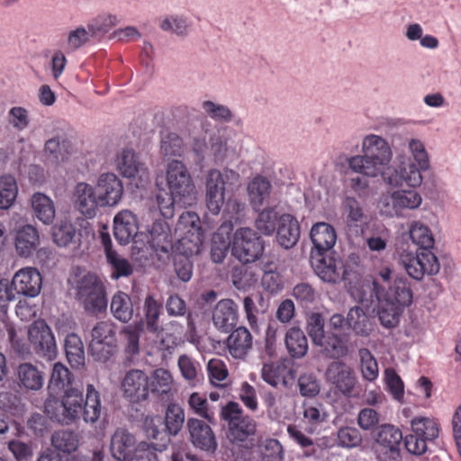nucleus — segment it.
<instances>
[{"instance_id":"5fc2aeb1","label":"nucleus","mask_w":461,"mask_h":461,"mask_svg":"<svg viewBox=\"0 0 461 461\" xmlns=\"http://www.w3.org/2000/svg\"><path fill=\"white\" fill-rule=\"evenodd\" d=\"M273 263L266 264L261 278L262 287L268 293L276 294L283 289V277L273 269Z\"/></svg>"},{"instance_id":"9b49d317","label":"nucleus","mask_w":461,"mask_h":461,"mask_svg":"<svg viewBox=\"0 0 461 461\" xmlns=\"http://www.w3.org/2000/svg\"><path fill=\"white\" fill-rule=\"evenodd\" d=\"M29 341L37 356L48 361L57 357V345L51 329L43 320L35 321L28 330Z\"/></svg>"},{"instance_id":"dca6fc26","label":"nucleus","mask_w":461,"mask_h":461,"mask_svg":"<svg viewBox=\"0 0 461 461\" xmlns=\"http://www.w3.org/2000/svg\"><path fill=\"white\" fill-rule=\"evenodd\" d=\"M312 266L315 274L327 283H339L348 274L343 260L334 255H312Z\"/></svg>"},{"instance_id":"49530a36","label":"nucleus","mask_w":461,"mask_h":461,"mask_svg":"<svg viewBox=\"0 0 461 461\" xmlns=\"http://www.w3.org/2000/svg\"><path fill=\"white\" fill-rule=\"evenodd\" d=\"M18 376L21 384L27 389L39 390L43 385L42 374L32 364H21L18 367Z\"/></svg>"},{"instance_id":"20e7f679","label":"nucleus","mask_w":461,"mask_h":461,"mask_svg":"<svg viewBox=\"0 0 461 461\" xmlns=\"http://www.w3.org/2000/svg\"><path fill=\"white\" fill-rule=\"evenodd\" d=\"M73 374L60 362L53 365L48 384L49 398L45 403H81L83 392L72 387Z\"/></svg>"},{"instance_id":"6e6552de","label":"nucleus","mask_w":461,"mask_h":461,"mask_svg":"<svg viewBox=\"0 0 461 461\" xmlns=\"http://www.w3.org/2000/svg\"><path fill=\"white\" fill-rule=\"evenodd\" d=\"M116 325L111 321L96 323L92 330L89 344L91 355L98 361H106L113 354L116 342Z\"/></svg>"},{"instance_id":"79ce46f5","label":"nucleus","mask_w":461,"mask_h":461,"mask_svg":"<svg viewBox=\"0 0 461 461\" xmlns=\"http://www.w3.org/2000/svg\"><path fill=\"white\" fill-rule=\"evenodd\" d=\"M51 445L58 451L70 454L77 449L79 437L69 429L58 430L51 436Z\"/></svg>"},{"instance_id":"7c9ffc66","label":"nucleus","mask_w":461,"mask_h":461,"mask_svg":"<svg viewBox=\"0 0 461 461\" xmlns=\"http://www.w3.org/2000/svg\"><path fill=\"white\" fill-rule=\"evenodd\" d=\"M326 376L345 395L350 396L355 386V377L342 362H332L327 371Z\"/></svg>"},{"instance_id":"473e14b6","label":"nucleus","mask_w":461,"mask_h":461,"mask_svg":"<svg viewBox=\"0 0 461 461\" xmlns=\"http://www.w3.org/2000/svg\"><path fill=\"white\" fill-rule=\"evenodd\" d=\"M40 245V236L36 228L25 225L19 229L15 236V249L19 256L28 258L32 256Z\"/></svg>"},{"instance_id":"a878e982","label":"nucleus","mask_w":461,"mask_h":461,"mask_svg":"<svg viewBox=\"0 0 461 461\" xmlns=\"http://www.w3.org/2000/svg\"><path fill=\"white\" fill-rule=\"evenodd\" d=\"M192 443L201 450L213 453L217 449V442L211 427L197 419L188 420Z\"/></svg>"},{"instance_id":"f257e3e1","label":"nucleus","mask_w":461,"mask_h":461,"mask_svg":"<svg viewBox=\"0 0 461 461\" xmlns=\"http://www.w3.org/2000/svg\"><path fill=\"white\" fill-rule=\"evenodd\" d=\"M410 238L419 247L420 251L402 254L400 260L406 273L414 280L420 281L425 276H435L439 272L440 264L433 249L435 240L429 228L419 221L411 224Z\"/></svg>"},{"instance_id":"72a5a7b5","label":"nucleus","mask_w":461,"mask_h":461,"mask_svg":"<svg viewBox=\"0 0 461 461\" xmlns=\"http://www.w3.org/2000/svg\"><path fill=\"white\" fill-rule=\"evenodd\" d=\"M169 400L173 395V377L169 371L157 368L149 378V393Z\"/></svg>"},{"instance_id":"f704fd0d","label":"nucleus","mask_w":461,"mask_h":461,"mask_svg":"<svg viewBox=\"0 0 461 461\" xmlns=\"http://www.w3.org/2000/svg\"><path fill=\"white\" fill-rule=\"evenodd\" d=\"M285 345L289 356L300 359L306 356L309 345L304 332L298 327H291L285 335Z\"/></svg>"},{"instance_id":"6e6d98bb","label":"nucleus","mask_w":461,"mask_h":461,"mask_svg":"<svg viewBox=\"0 0 461 461\" xmlns=\"http://www.w3.org/2000/svg\"><path fill=\"white\" fill-rule=\"evenodd\" d=\"M214 233L212 240L211 258L215 263H221L227 256L230 241L229 236L224 237L222 233Z\"/></svg>"},{"instance_id":"b1692460","label":"nucleus","mask_w":461,"mask_h":461,"mask_svg":"<svg viewBox=\"0 0 461 461\" xmlns=\"http://www.w3.org/2000/svg\"><path fill=\"white\" fill-rule=\"evenodd\" d=\"M341 211L348 230L356 234L362 232L367 216L361 203L355 197L347 196L342 202Z\"/></svg>"},{"instance_id":"680f3d73","label":"nucleus","mask_w":461,"mask_h":461,"mask_svg":"<svg viewBox=\"0 0 461 461\" xmlns=\"http://www.w3.org/2000/svg\"><path fill=\"white\" fill-rule=\"evenodd\" d=\"M207 371L210 382L217 386H221L220 383L226 380L229 374L225 363L219 358L209 360Z\"/></svg>"},{"instance_id":"13d9d810","label":"nucleus","mask_w":461,"mask_h":461,"mask_svg":"<svg viewBox=\"0 0 461 461\" xmlns=\"http://www.w3.org/2000/svg\"><path fill=\"white\" fill-rule=\"evenodd\" d=\"M360 367L365 379L374 381L378 376V365L367 348L359 349Z\"/></svg>"},{"instance_id":"9d476101","label":"nucleus","mask_w":461,"mask_h":461,"mask_svg":"<svg viewBox=\"0 0 461 461\" xmlns=\"http://www.w3.org/2000/svg\"><path fill=\"white\" fill-rule=\"evenodd\" d=\"M50 419L61 424H70L82 413L86 422L94 423L101 416L102 405H43Z\"/></svg>"},{"instance_id":"338daca9","label":"nucleus","mask_w":461,"mask_h":461,"mask_svg":"<svg viewBox=\"0 0 461 461\" xmlns=\"http://www.w3.org/2000/svg\"><path fill=\"white\" fill-rule=\"evenodd\" d=\"M339 445L343 447H356L362 442V436L356 428H341L338 432Z\"/></svg>"},{"instance_id":"603ef678","label":"nucleus","mask_w":461,"mask_h":461,"mask_svg":"<svg viewBox=\"0 0 461 461\" xmlns=\"http://www.w3.org/2000/svg\"><path fill=\"white\" fill-rule=\"evenodd\" d=\"M44 149L57 162H61L65 161L70 154L71 144L67 139L56 137L46 141Z\"/></svg>"},{"instance_id":"cd10ccee","label":"nucleus","mask_w":461,"mask_h":461,"mask_svg":"<svg viewBox=\"0 0 461 461\" xmlns=\"http://www.w3.org/2000/svg\"><path fill=\"white\" fill-rule=\"evenodd\" d=\"M136 439L124 429H117L111 439V452L119 461H132Z\"/></svg>"},{"instance_id":"4468645a","label":"nucleus","mask_w":461,"mask_h":461,"mask_svg":"<svg viewBox=\"0 0 461 461\" xmlns=\"http://www.w3.org/2000/svg\"><path fill=\"white\" fill-rule=\"evenodd\" d=\"M371 297H375V300L382 298L387 301H392L396 305H399L402 309L409 306L413 298L411 284L406 277L396 278L393 285L389 287L388 291L385 287L379 283L377 278L374 279L372 283V294Z\"/></svg>"},{"instance_id":"2f4dec72","label":"nucleus","mask_w":461,"mask_h":461,"mask_svg":"<svg viewBox=\"0 0 461 461\" xmlns=\"http://www.w3.org/2000/svg\"><path fill=\"white\" fill-rule=\"evenodd\" d=\"M375 326V318L368 315L361 307L349 309L347 314V327L361 337H368Z\"/></svg>"},{"instance_id":"39448f33","label":"nucleus","mask_w":461,"mask_h":461,"mask_svg":"<svg viewBox=\"0 0 461 461\" xmlns=\"http://www.w3.org/2000/svg\"><path fill=\"white\" fill-rule=\"evenodd\" d=\"M77 295L88 312L98 313L106 309L104 286L95 274L88 273L78 280Z\"/></svg>"},{"instance_id":"f8f14e48","label":"nucleus","mask_w":461,"mask_h":461,"mask_svg":"<svg viewBox=\"0 0 461 461\" xmlns=\"http://www.w3.org/2000/svg\"><path fill=\"white\" fill-rule=\"evenodd\" d=\"M422 202L420 194L415 190H397L384 195L380 200V211L387 216H402L404 210H414Z\"/></svg>"},{"instance_id":"69168bd1","label":"nucleus","mask_w":461,"mask_h":461,"mask_svg":"<svg viewBox=\"0 0 461 461\" xmlns=\"http://www.w3.org/2000/svg\"><path fill=\"white\" fill-rule=\"evenodd\" d=\"M182 147V139L176 133L169 132L162 136L160 149L165 156L180 155Z\"/></svg>"},{"instance_id":"f3484780","label":"nucleus","mask_w":461,"mask_h":461,"mask_svg":"<svg viewBox=\"0 0 461 461\" xmlns=\"http://www.w3.org/2000/svg\"><path fill=\"white\" fill-rule=\"evenodd\" d=\"M228 174L223 175L217 169H212L206 176L205 201L208 210L214 215L219 214L225 203L226 179Z\"/></svg>"},{"instance_id":"37998d69","label":"nucleus","mask_w":461,"mask_h":461,"mask_svg":"<svg viewBox=\"0 0 461 461\" xmlns=\"http://www.w3.org/2000/svg\"><path fill=\"white\" fill-rule=\"evenodd\" d=\"M111 312L122 322H128L133 315V306L131 297L123 293L115 294L111 302Z\"/></svg>"},{"instance_id":"8fccbe9b","label":"nucleus","mask_w":461,"mask_h":461,"mask_svg":"<svg viewBox=\"0 0 461 461\" xmlns=\"http://www.w3.org/2000/svg\"><path fill=\"white\" fill-rule=\"evenodd\" d=\"M18 187L15 178L11 175L0 177V209H8L15 201Z\"/></svg>"},{"instance_id":"6ab92c4d","label":"nucleus","mask_w":461,"mask_h":461,"mask_svg":"<svg viewBox=\"0 0 461 461\" xmlns=\"http://www.w3.org/2000/svg\"><path fill=\"white\" fill-rule=\"evenodd\" d=\"M91 185L77 183L74 191L75 206L86 217L93 218L96 214L98 207H104V202Z\"/></svg>"},{"instance_id":"1a4fd4ad","label":"nucleus","mask_w":461,"mask_h":461,"mask_svg":"<svg viewBox=\"0 0 461 461\" xmlns=\"http://www.w3.org/2000/svg\"><path fill=\"white\" fill-rule=\"evenodd\" d=\"M221 417L228 422L227 437L231 442H244L256 432V422L243 416L239 405H223Z\"/></svg>"},{"instance_id":"393cba45","label":"nucleus","mask_w":461,"mask_h":461,"mask_svg":"<svg viewBox=\"0 0 461 461\" xmlns=\"http://www.w3.org/2000/svg\"><path fill=\"white\" fill-rule=\"evenodd\" d=\"M139 231L137 217L131 211L117 213L113 220V234L120 244L130 243Z\"/></svg>"},{"instance_id":"c03bdc74","label":"nucleus","mask_w":461,"mask_h":461,"mask_svg":"<svg viewBox=\"0 0 461 461\" xmlns=\"http://www.w3.org/2000/svg\"><path fill=\"white\" fill-rule=\"evenodd\" d=\"M376 301L378 302L377 314L381 324L385 328L395 327L399 322L402 309L384 298Z\"/></svg>"},{"instance_id":"58836bf2","label":"nucleus","mask_w":461,"mask_h":461,"mask_svg":"<svg viewBox=\"0 0 461 461\" xmlns=\"http://www.w3.org/2000/svg\"><path fill=\"white\" fill-rule=\"evenodd\" d=\"M116 167L122 176L131 178L141 170L142 164L132 149H125L117 156Z\"/></svg>"},{"instance_id":"4d7b16f0","label":"nucleus","mask_w":461,"mask_h":461,"mask_svg":"<svg viewBox=\"0 0 461 461\" xmlns=\"http://www.w3.org/2000/svg\"><path fill=\"white\" fill-rule=\"evenodd\" d=\"M125 339L124 353L129 360H133L140 354V332L131 326L123 330Z\"/></svg>"},{"instance_id":"aec40b11","label":"nucleus","mask_w":461,"mask_h":461,"mask_svg":"<svg viewBox=\"0 0 461 461\" xmlns=\"http://www.w3.org/2000/svg\"><path fill=\"white\" fill-rule=\"evenodd\" d=\"M11 284L17 294L35 297L41 290L42 278L35 267H24L14 274Z\"/></svg>"},{"instance_id":"412c9836","label":"nucleus","mask_w":461,"mask_h":461,"mask_svg":"<svg viewBox=\"0 0 461 461\" xmlns=\"http://www.w3.org/2000/svg\"><path fill=\"white\" fill-rule=\"evenodd\" d=\"M150 247L161 264L169 260L173 251V242L168 226L161 221H155L150 230Z\"/></svg>"},{"instance_id":"2eb2a0df","label":"nucleus","mask_w":461,"mask_h":461,"mask_svg":"<svg viewBox=\"0 0 461 461\" xmlns=\"http://www.w3.org/2000/svg\"><path fill=\"white\" fill-rule=\"evenodd\" d=\"M177 228L185 230L177 244L189 254H198L203 245V233L200 227V219L194 212H183L178 220Z\"/></svg>"},{"instance_id":"bf43d9fd","label":"nucleus","mask_w":461,"mask_h":461,"mask_svg":"<svg viewBox=\"0 0 461 461\" xmlns=\"http://www.w3.org/2000/svg\"><path fill=\"white\" fill-rule=\"evenodd\" d=\"M307 332L312 342L316 345L323 339L326 334L324 330V319L319 312H312L307 319Z\"/></svg>"},{"instance_id":"a19ab883","label":"nucleus","mask_w":461,"mask_h":461,"mask_svg":"<svg viewBox=\"0 0 461 461\" xmlns=\"http://www.w3.org/2000/svg\"><path fill=\"white\" fill-rule=\"evenodd\" d=\"M316 346L321 347L326 356L331 358H339L344 357L348 353V347L340 335L333 332H327L323 336V339Z\"/></svg>"},{"instance_id":"864d4df0","label":"nucleus","mask_w":461,"mask_h":461,"mask_svg":"<svg viewBox=\"0 0 461 461\" xmlns=\"http://www.w3.org/2000/svg\"><path fill=\"white\" fill-rule=\"evenodd\" d=\"M230 277L233 285L239 290L252 286L258 280L251 267L246 266L234 267Z\"/></svg>"},{"instance_id":"c9c22d12","label":"nucleus","mask_w":461,"mask_h":461,"mask_svg":"<svg viewBox=\"0 0 461 461\" xmlns=\"http://www.w3.org/2000/svg\"><path fill=\"white\" fill-rule=\"evenodd\" d=\"M32 206L35 216L44 224L52 223L55 218V206L53 201L42 193H36L32 197Z\"/></svg>"},{"instance_id":"ea45409f","label":"nucleus","mask_w":461,"mask_h":461,"mask_svg":"<svg viewBox=\"0 0 461 461\" xmlns=\"http://www.w3.org/2000/svg\"><path fill=\"white\" fill-rule=\"evenodd\" d=\"M80 233L69 221H60L52 227L53 241L59 247H67L79 240Z\"/></svg>"},{"instance_id":"a211bd4d","label":"nucleus","mask_w":461,"mask_h":461,"mask_svg":"<svg viewBox=\"0 0 461 461\" xmlns=\"http://www.w3.org/2000/svg\"><path fill=\"white\" fill-rule=\"evenodd\" d=\"M122 386L125 397L131 403L145 401L149 395V377L141 370L131 369L128 371L122 380Z\"/></svg>"},{"instance_id":"7ed1b4c3","label":"nucleus","mask_w":461,"mask_h":461,"mask_svg":"<svg viewBox=\"0 0 461 461\" xmlns=\"http://www.w3.org/2000/svg\"><path fill=\"white\" fill-rule=\"evenodd\" d=\"M185 420L184 411L180 405H167L165 418L147 416L144 430L149 439L158 441V450L164 451L170 442V436L176 435Z\"/></svg>"},{"instance_id":"f03ea898","label":"nucleus","mask_w":461,"mask_h":461,"mask_svg":"<svg viewBox=\"0 0 461 461\" xmlns=\"http://www.w3.org/2000/svg\"><path fill=\"white\" fill-rule=\"evenodd\" d=\"M364 156H355L348 158L349 167L366 176H375L380 167L387 164L392 156L388 143L377 135H370L363 141Z\"/></svg>"},{"instance_id":"0eeeda50","label":"nucleus","mask_w":461,"mask_h":461,"mask_svg":"<svg viewBox=\"0 0 461 461\" xmlns=\"http://www.w3.org/2000/svg\"><path fill=\"white\" fill-rule=\"evenodd\" d=\"M402 431L385 424L379 427L375 437V453L379 461H401Z\"/></svg>"},{"instance_id":"774afa93","label":"nucleus","mask_w":461,"mask_h":461,"mask_svg":"<svg viewBox=\"0 0 461 461\" xmlns=\"http://www.w3.org/2000/svg\"><path fill=\"white\" fill-rule=\"evenodd\" d=\"M106 258L113 269L112 274L113 277L119 278L121 276H129L131 275V265L126 258H121L117 252L108 255Z\"/></svg>"},{"instance_id":"de8ad7c7","label":"nucleus","mask_w":461,"mask_h":461,"mask_svg":"<svg viewBox=\"0 0 461 461\" xmlns=\"http://www.w3.org/2000/svg\"><path fill=\"white\" fill-rule=\"evenodd\" d=\"M176 253L174 257V268L177 277L183 282H188L193 276L194 265L190 258L194 254H189L180 246L176 245Z\"/></svg>"},{"instance_id":"052dcab7","label":"nucleus","mask_w":461,"mask_h":461,"mask_svg":"<svg viewBox=\"0 0 461 461\" xmlns=\"http://www.w3.org/2000/svg\"><path fill=\"white\" fill-rule=\"evenodd\" d=\"M384 380L388 392L395 401H401L403 397L404 385L400 375L392 368L384 371Z\"/></svg>"},{"instance_id":"bb28decb","label":"nucleus","mask_w":461,"mask_h":461,"mask_svg":"<svg viewBox=\"0 0 461 461\" xmlns=\"http://www.w3.org/2000/svg\"><path fill=\"white\" fill-rule=\"evenodd\" d=\"M310 235L314 248L312 255L321 256L325 254L334 247L337 240L335 229L327 222L314 224Z\"/></svg>"},{"instance_id":"e433bc0d","label":"nucleus","mask_w":461,"mask_h":461,"mask_svg":"<svg viewBox=\"0 0 461 461\" xmlns=\"http://www.w3.org/2000/svg\"><path fill=\"white\" fill-rule=\"evenodd\" d=\"M162 303L156 299L153 294H148L144 300L143 312L146 328L151 333L159 330V317L162 312Z\"/></svg>"},{"instance_id":"e2e57ef3","label":"nucleus","mask_w":461,"mask_h":461,"mask_svg":"<svg viewBox=\"0 0 461 461\" xmlns=\"http://www.w3.org/2000/svg\"><path fill=\"white\" fill-rule=\"evenodd\" d=\"M289 437L295 441L301 447L305 448L304 456H312L316 455V449L313 441L305 436L295 425L287 427Z\"/></svg>"},{"instance_id":"ddd939ff","label":"nucleus","mask_w":461,"mask_h":461,"mask_svg":"<svg viewBox=\"0 0 461 461\" xmlns=\"http://www.w3.org/2000/svg\"><path fill=\"white\" fill-rule=\"evenodd\" d=\"M167 184L175 197L189 198L194 192V184L185 165L179 160H172L167 168Z\"/></svg>"},{"instance_id":"3c124183","label":"nucleus","mask_w":461,"mask_h":461,"mask_svg":"<svg viewBox=\"0 0 461 461\" xmlns=\"http://www.w3.org/2000/svg\"><path fill=\"white\" fill-rule=\"evenodd\" d=\"M279 215L274 208L262 210L255 220V227L263 235H272L277 228Z\"/></svg>"},{"instance_id":"0e129e2a","label":"nucleus","mask_w":461,"mask_h":461,"mask_svg":"<svg viewBox=\"0 0 461 461\" xmlns=\"http://www.w3.org/2000/svg\"><path fill=\"white\" fill-rule=\"evenodd\" d=\"M292 295L301 306H308L316 299V291L308 283H299L293 288Z\"/></svg>"},{"instance_id":"423d86ee","label":"nucleus","mask_w":461,"mask_h":461,"mask_svg":"<svg viewBox=\"0 0 461 461\" xmlns=\"http://www.w3.org/2000/svg\"><path fill=\"white\" fill-rule=\"evenodd\" d=\"M264 252L262 239L250 228H240L233 236L231 254L243 265L255 262Z\"/></svg>"},{"instance_id":"a18cd8bd","label":"nucleus","mask_w":461,"mask_h":461,"mask_svg":"<svg viewBox=\"0 0 461 461\" xmlns=\"http://www.w3.org/2000/svg\"><path fill=\"white\" fill-rule=\"evenodd\" d=\"M64 347L68 361L71 366L77 367L84 365V347L81 339L77 334H68L65 339Z\"/></svg>"},{"instance_id":"4be33fe9","label":"nucleus","mask_w":461,"mask_h":461,"mask_svg":"<svg viewBox=\"0 0 461 461\" xmlns=\"http://www.w3.org/2000/svg\"><path fill=\"white\" fill-rule=\"evenodd\" d=\"M239 320V307L231 299L220 300L212 311V322L217 330L229 332Z\"/></svg>"},{"instance_id":"4c0bfd02","label":"nucleus","mask_w":461,"mask_h":461,"mask_svg":"<svg viewBox=\"0 0 461 461\" xmlns=\"http://www.w3.org/2000/svg\"><path fill=\"white\" fill-rule=\"evenodd\" d=\"M271 185L263 176H256L248 186L250 203L256 211H258L264 202L269 197Z\"/></svg>"},{"instance_id":"c756f323","label":"nucleus","mask_w":461,"mask_h":461,"mask_svg":"<svg viewBox=\"0 0 461 461\" xmlns=\"http://www.w3.org/2000/svg\"><path fill=\"white\" fill-rule=\"evenodd\" d=\"M253 345V337L250 331L243 327L233 330L226 340L230 355L237 359H243L250 351Z\"/></svg>"},{"instance_id":"c85d7f7f","label":"nucleus","mask_w":461,"mask_h":461,"mask_svg":"<svg viewBox=\"0 0 461 461\" xmlns=\"http://www.w3.org/2000/svg\"><path fill=\"white\" fill-rule=\"evenodd\" d=\"M276 241L285 249L293 248L300 238V225L291 214H282L276 228Z\"/></svg>"},{"instance_id":"09e8293b","label":"nucleus","mask_w":461,"mask_h":461,"mask_svg":"<svg viewBox=\"0 0 461 461\" xmlns=\"http://www.w3.org/2000/svg\"><path fill=\"white\" fill-rule=\"evenodd\" d=\"M411 430L425 440L433 441L438 437L439 424L434 419L416 417L411 420Z\"/></svg>"},{"instance_id":"5701e85b","label":"nucleus","mask_w":461,"mask_h":461,"mask_svg":"<svg viewBox=\"0 0 461 461\" xmlns=\"http://www.w3.org/2000/svg\"><path fill=\"white\" fill-rule=\"evenodd\" d=\"M97 190L104 206H113L122 199L123 185L115 174L104 173L98 178Z\"/></svg>"}]
</instances>
